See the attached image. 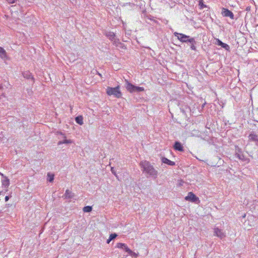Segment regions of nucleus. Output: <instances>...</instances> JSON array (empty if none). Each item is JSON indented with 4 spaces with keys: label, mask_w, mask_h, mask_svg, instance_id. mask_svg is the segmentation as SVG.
Here are the masks:
<instances>
[{
    "label": "nucleus",
    "mask_w": 258,
    "mask_h": 258,
    "mask_svg": "<svg viewBox=\"0 0 258 258\" xmlns=\"http://www.w3.org/2000/svg\"><path fill=\"white\" fill-rule=\"evenodd\" d=\"M237 157L239 158V159H242V158H241V156L240 155H239V154H238V155H237Z\"/></svg>",
    "instance_id": "obj_38"
},
{
    "label": "nucleus",
    "mask_w": 258,
    "mask_h": 258,
    "mask_svg": "<svg viewBox=\"0 0 258 258\" xmlns=\"http://www.w3.org/2000/svg\"><path fill=\"white\" fill-rule=\"evenodd\" d=\"M255 145L258 146V141H257V142L255 143Z\"/></svg>",
    "instance_id": "obj_39"
},
{
    "label": "nucleus",
    "mask_w": 258,
    "mask_h": 258,
    "mask_svg": "<svg viewBox=\"0 0 258 258\" xmlns=\"http://www.w3.org/2000/svg\"><path fill=\"white\" fill-rule=\"evenodd\" d=\"M221 46L225 49L226 50H229L230 49V46L228 44L224 43H223Z\"/></svg>",
    "instance_id": "obj_23"
},
{
    "label": "nucleus",
    "mask_w": 258,
    "mask_h": 258,
    "mask_svg": "<svg viewBox=\"0 0 258 258\" xmlns=\"http://www.w3.org/2000/svg\"><path fill=\"white\" fill-rule=\"evenodd\" d=\"M199 5L200 9H203L204 8H207V6L203 3V0L199 1Z\"/></svg>",
    "instance_id": "obj_19"
},
{
    "label": "nucleus",
    "mask_w": 258,
    "mask_h": 258,
    "mask_svg": "<svg viewBox=\"0 0 258 258\" xmlns=\"http://www.w3.org/2000/svg\"><path fill=\"white\" fill-rule=\"evenodd\" d=\"M23 76L24 78L27 79H31L33 81H34V78L32 74L29 71H26L23 73Z\"/></svg>",
    "instance_id": "obj_11"
},
{
    "label": "nucleus",
    "mask_w": 258,
    "mask_h": 258,
    "mask_svg": "<svg viewBox=\"0 0 258 258\" xmlns=\"http://www.w3.org/2000/svg\"><path fill=\"white\" fill-rule=\"evenodd\" d=\"M185 200L194 203L199 202V198L192 192H188L187 196L185 198Z\"/></svg>",
    "instance_id": "obj_4"
},
{
    "label": "nucleus",
    "mask_w": 258,
    "mask_h": 258,
    "mask_svg": "<svg viewBox=\"0 0 258 258\" xmlns=\"http://www.w3.org/2000/svg\"><path fill=\"white\" fill-rule=\"evenodd\" d=\"M75 121L78 124H79L80 125H82L84 123L83 118V116L81 115L77 116L75 118Z\"/></svg>",
    "instance_id": "obj_16"
},
{
    "label": "nucleus",
    "mask_w": 258,
    "mask_h": 258,
    "mask_svg": "<svg viewBox=\"0 0 258 258\" xmlns=\"http://www.w3.org/2000/svg\"><path fill=\"white\" fill-rule=\"evenodd\" d=\"M117 235L116 233L111 234L109 236L110 240H112L117 237Z\"/></svg>",
    "instance_id": "obj_26"
},
{
    "label": "nucleus",
    "mask_w": 258,
    "mask_h": 258,
    "mask_svg": "<svg viewBox=\"0 0 258 258\" xmlns=\"http://www.w3.org/2000/svg\"><path fill=\"white\" fill-rule=\"evenodd\" d=\"M251 10V7L250 6H247L246 7L245 9V11L247 12H249Z\"/></svg>",
    "instance_id": "obj_34"
},
{
    "label": "nucleus",
    "mask_w": 258,
    "mask_h": 258,
    "mask_svg": "<svg viewBox=\"0 0 258 258\" xmlns=\"http://www.w3.org/2000/svg\"><path fill=\"white\" fill-rule=\"evenodd\" d=\"M111 241V240H110V238H109V239H107V243H109Z\"/></svg>",
    "instance_id": "obj_37"
},
{
    "label": "nucleus",
    "mask_w": 258,
    "mask_h": 258,
    "mask_svg": "<svg viewBox=\"0 0 258 258\" xmlns=\"http://www.w3.org/2000/svg\"><path fill=\"white\" fill-rule=\"evenodd\" d=\"M106 93L108 95H113L116 98H120L121 96V93L119 90V87L117 86L114 88L107 87L106 89Z\"/></svg>",
    "instance_id": "obj_3"
},
{
    "label": "nucleus",
    "mask_w": 258,
    "mask_h": 258,
    "mask_svg": "<svg viewBox=\"0 0 258 258\" xmlns=\"http://www.w3.org/2000/svg\"><path fill=\"white\" fill-rule=\"evenodd\" d=\"M134 92H140L144 91V88L142 87H138L135 86Z\"/></svg>",
    "instance_id": "obj_18"
},
{
    "label": "nucleus",
    "mask_w": 258,
    "mask_h": 258,
    "mask_svg": "<svg viewBox=\"0 0 258 258\" xmlns=\"http://www.w3.org/2000/svg\"><path fill=\"white\" fill-rule=\"evenodd\" d=\"M63 144V143H62V141H59L58 142L57 145H61V144Z\"/></svg>",
    "instance_id": "obj_36"
},
{
    "label": "nucleus",
    "mask_w": 258,
    "mask_h": 258,
    "mask_svg": "<svg viewBox=\"0 0 258 258\" xmlns=\"http://www.w3.org/2000/svg\"><path fill=\"white\" fill-rule=\"evenodd\" d=\"M64 197L66 199H71L74 198V194L73 192H72L70 190H69V189H67L66 190L65 194L64 195Z\"/></svg>",
    "instance_id": "obj_13"
},
{
    "label": "nucleus",
    "mask_w": 258,
    "mask_h": 258,
    "mask_svg": "<svg viewBox=\"0 0 258 258\" xmlns=\"http://www.w3.org/2000/svg\"><path fill=\"white\" fill-rule=\"evenodd\" d=\"M126 88L131 93L134 92L135 90V86L128 82L126 80Z\"/></svg>",
    "instance_id": "obj_10"
},
{
    "label": "nucleus",
    "mask_w": 258,
    "mask_h": 258,
    "mask_svg": "<svg viewBox=\"0 0 258 258\" xmlns=\"http://www.w3.org/2000/svg\"><path fill=\"white\" fill-rule=\"evenodd\" d=\"M117 47H119L121 48H125L124 44L122 43L121 42H120V44H119V45H117Z\"/></svg>",
    "instance_id": "obj_30"
},
{
    "label": "nucleus",
    "mask_w": 258,
    "mask_h": 258,
    "mask_svg": "<svg viewBox=\"0 0 258 258\" xmlns=\"http://www.w3.org/2000/svg\"><path fill=\"white\" fill-rule=\"evenodd\" d=\"M0 57L2 59H5L7 57V53L6 50L1 47H0Z\"/></svg>",
    "instance_id": "obj_15"
},
{
    "label": "nucleus",
    "mask_w": 258,
    "mask_h": 258,
    "mask_svg": "<svg viewBox=\"0 0 258 258\" xmlns=\"http://www.w3.org/2000/svg\"><path fill=\"white\" fill-rule=\"evenodd\" d=\"M223 42H222L221 40H220L219 39H217V44L218 45H219V46H221L222 43Z\"/></svg>",
    "instance_id": "obj_31"
},
{
    "label": "nucleus",
    "mask_w": 258,
    "mask_h": 258,
    "mask_svg": "<svg viewBox=\"0 0 258 258\" xmlns=\"http://www.w3.org/2000/svg\"><path fill=\"white\" fill-rule=\"evenodd\" d=\"M111 172L114 175H115L116 177H117V175H116V172L115 171V170L114 169L113 167H111Z\"/></svg>",
    "instance_id": "obj_33"
},
{
    "label": "nucleus",
    "mask_w": 258,
    "mask_h": 258,
    "mask_svg": "<svg viewBox=\"0 0 258 258\" xmlns=\"http://www.w3.org/2000/svg\"><path fill=\"white\" fill-rule=\"evenodd\" d=\"M189 43L191 44L190 48L192 50H196V42L195 40L194 39V42H189Z\"/></svg>",
    "instance_id": "obj_22"
},
{
    "label": "nucleus",
    "mask_w": 258,
    "mask_h": 258,
    "mask_svg": "<svg viewBox=\"0 0 258 258\" xmlns=\"http://www.w3.org/2000/svg\"><path fill=\"white\" fill-rule=\"evenodd\" d=\"M222 14L224 17H230L231 19H234V14L233 13L227 9L223 8Z\"/></svg>",
    "instance_id": "obj_5"
},
{
    "label": "nucleus",
    "mask_w": 258,
    "mask_h": 258,
    "mask_svg": "<svg viewBox=\"0 0 258 258\" xmlns=\"http://www.w3.org/2000/svg\"><path fill=\"white\" fill-rule=\"evenodd\" d=\"M126 245L124 243H118L116 245V247L119 248L123 249Z\"/></svg>",
    "instance_id": "obj_24"
},
{
    "label": "nucleus",
    "mask_w": 258,
    "mask_h": 258,
    "mask_svg": "<svg viewBox=\"0 0 258 258\" xmlns=\"http://www.w3.org/2000/svg\"><path fill=\"white\" fill-rule=\"evenodd\" d=\"M56 135L58 136H61L62 138L65 139L66 138V136H65L64 134H63L62 132H57L56 133Z\"/></svg>",
    "instance_id": "obj_28"
},
{
    "label": "nucleus",
    "mask_w": 258,
    "mask_h": 258,
    "mask_svg": "<svg viewBox=\"0 0 258 258\" xmlns=\"http://www.w3.org/2000/svg\"><path fill=\"white\" fill-rule=\"evenodd\" d=\"M2 185L6 188L8 187L10 185L9 179L6 176L5 177V178L2 180Z\"/></svg>",
    "instance_id": "obj_14"
},
{
    "label": "nucleus",
    "mask_w": 258,
    "mask_h": 258,
    "mask_svg": "<svg viewBox=\"0 0 258 258\" xmlns=\"http://www.w3.org/2000/svg\"><path fill=\"white\" fill-rule=\"evenodd\" d=\"M215 236H216L221 239L225 237V234L222 231L221 229H218V228H215L214 229V234Z\"/></svg>",
    "instance_id": "obj_6"
},
{
    "label": "nucleus",
    "mask_w": 258,
    "mask_h": 258,
    "mask_svg": "<svg viewBox=\"0 0 258 258\" xmlns=\"http://www.w3.org/2000/svg\"><path fill=\"white\" fill-rule=\"evenodd\" d=\"M92 210V208L91 206H85L83 208V211L84 212H90Z\"/></svg>",
    "instance_id": "obj_20"
},
{
    "label": "nucleus",
    "mask_w": 258,
    "mask_h": 258,
    "mask_svg": "<svg viewBox=\"0 0 258 258\" xmlns=\"http://www.w3.org/2000/svg\"><path fill=\"white\" fill-rule=\"evenodd\" d=\"M129 254L131 255V256H132L133 257H136L138 256V254L133 252V251H132V253H130Z\"/></svg>",
    "instance_id": "obj_32"
},
{
    "label": "nucleus",
    "mask_w": 258,
    "mask_h": 258,
    "mask_svg": "<svg viewBox=\"0 0 258 258\" xmlns=\"http://www.w3.org/2000/svg\"><path fill=\"white\" fill-rule=\"evenodd\" d=\"M53 180H54V175L52 174H51L50 173H47V180L49 182H51L53 181Z\"/></svg>",
    "instance_id": "obj_17"
},
{
    "label": "nucleus",
    "mask_w": 258,
    "mask_h": 258,
    "mask_svg": "<svg viewBox=\"0 0 258 258\" xmlns=\"http://www.w3.org/2000/svg\"><path fill=\"white\" fill-rule=\"evenodd\" d=\"M112 41L113 42V44L116 47L117 46V45H119V44H120V42L119 39H117L116 38H115Z\"/></svg>",
    "instance_id": "obj_21"
},
{
    "label": "nucleus",
    "mask_w": 258,
    "mask_h": 258,
    "mask_svg": "<svg viewBox=\"0 0 258 258\" xmlns=\"http://www.w3.org/2000/svg\"><path fill=\"white\" fill-rule=\"evenodd\" d=\"M5 201H6V202L8 201L9 200V196H6V197H5Z\"/></svg>",
    "instance_id": "obj_35"
},
{
    "label": "nucleus",
    "mask_w": 258,
    "mask_h": 258,
    "mask_svg": "<svg viewBox=\"0 0 258 258\" xmlns=\"http://www.w3.org/2000/svg\"><path fill=\"white\" fill-rule=\"evenodd\" d=\"M62 143H63V144H71L73 143L72 141L71 140H67L65 139H64L62 141Z\"/></svg>",
    "instance_id": "obj_25"
},
{
    "label": "nucleus",
    "mask_w": 258,
    "mask_h": 258,
    "mask_svg": "<svg viewBox=\"0 0 258 258\" xmlns=\"http://www.w3.org/2000/svg\"><path fill=\"white\" fill-rule=\"evenodd\" d=\"M126 252H127L128 254L132 253V250H131L126 245L123 248Z\"/></svg>",
    "instance_id": "obj_27"
},
{
    "label": "nucleus",
    "mask_w": 258,
    "mask_h": 258,
    "mask_svg": "<svg viewBox=\"0 0 258 258\" xmlns=\"http://www.w3.org/2000/svg\"><path fill=\"white\" fill-rule=\"evenodd\" d=\"M174 35L181 42L187 43L194 42V38L190 37L189 36L182 33L174 32Z\"/></svg>",
    "instance_id": "obj_2"
},
{
    "label": "nucleus",
    "mask_w": 258,
    "mask_h": 258,
    "mask_svg": "<svg viewBox=\"0 0 258 258\" xmlns=\"http://www.w3.org/2000/svg\"><path fill=\"white\" fill-rule=\"evenodd\" d=\"M6 2L9 4H12L16 3L17 0H6Z\"/></svg>",
    "instance_id": "obj_29"
},
{
    "label": "nucleus",
    "mask_w": 258,
    "mask_h": 258,
    "mask_svg": "<svg viewBox=\"0 0 258 258\" xmlns=\"http://www.w3.org/2000/svg\"><path fill=\"white\" fill-rule=\"evenodd\" d=\"M162 162L164 163L167 164L170 166H174L175 165V163L174 162L170 161V160L168 159L167 158L165 157H163L162 158Z\"/></svg>",
    "instance_id": "obj_12"
},
{
    "label": "nucleus",
    "mask_w": 258,
    "mask_h": 258,
    "mask_svg": "<svg viewBox=\"0 0 258 258\" xmlns=\"http://www.w3.org/2000/svg\"><path fill=\"white\" fill-rule=\"evenodd\" d=\"M248 138L249 141L255 142V143L258 141V136L253 132L249 135Z\"/></svg>",
    "instance_id": "obj_9"
},
{
    "label": "nucleus",
    "mask_w": 258,
    "mask_h": 258,
    "mask_svg": "<svg viewBox=\"0 0 258 258\" xmlns=\"http://www.w3.org/2000/svg\"><path fill=\"white\" fill-rule=\"evenodd\" d=\"M174 149L180 152H183L184 151L183 147L179 142L176 141L173 146Z\"/></svg>",
    "instance_id": "obj_7"
},
{
    "label": "nucleus",
    "mask_w": 258,
    "mask_h": 258,
    "mask_svg": "<svg viewBox=\"0 0 258 258\" xmlns=\"http://www.w3.org/2000/svg\"><path fill=\"white\" fill-rule=\"evenodd\" d=\"M104 35L108 38L111 41H113L115 38V34L114 33L110 31H106Z\"/></svg>",
    "instance_id": "obj_8"
},
{
    "label": "nucleus",
    "mask_w": 258,
    "mask_h": 258,
    "mask_svg": "<svg viewBox=\"0 0 258 258\" xmlns=\"http://www.w3.org/2000/svg\"><path fill=\"white\" fill-rule=\"evenodd\" d=\"M142 171L147 174L149 176L156 178L158 175V171L151 163L146 160L142 161L140 163Z\"/></svg>",
    "instance_id": "obj_1"
}]
</instances>
